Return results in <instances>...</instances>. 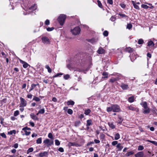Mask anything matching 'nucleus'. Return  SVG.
<instances>
[{
	"label": "nucleus",
	"mask_w": 157,
	"mask_h": 157,
	"mask_svg": "<svg viewBox=\"0 0 157 157\" xmlns=\"http://www.w3.org/2000/svg\"><path fill=\"white\" fill-rule=\"evenodd\" d=\"M63 78L65 79H67L70 78V75L68 74H67L65 75L64 76Z\"/></svg>",
	"instance_id": "nucleus-52"
},
{
	"label": "nucleus",
	"mask_w": 157,
	"mask_h": 157,
	"mask_svg": "<svg viewBox=\"0 0 157 157\" xmlns=\"http://www.w3.org/2000/svg\"><path fill=\"white\" fill-rule=\"evenodd\" d=\"M116 147L118 149L117 150L118 151H121L123 148V146L121 145V143L118 144L117 145Z\"/></svg>",
	"instance_id": "nucleus-14"
},
{
	"label": "nucleus",
	"mask_w": 157,
	"mask_h": 157,
	"mask_svg": "<svg viewBox=\"0 0 157 157\" xmlns=\"http://www.w3.org/2000/svg\"><path fill=\"white\" fill-rule=\"evenodd\" d=\"M45 68L48 70V72L49 73H51L52 72V69L48 65H46Z\"/></svg>",
	"instance_id": "nucleus-28"
},
{
	"label": "nucleus",
	"mask_w": 157,
	"mask_h": 157,
	"mask_svg": "<svg viewBox=\"0 0 157 157\" xmlns=\"http://www.w3.org/2000/svg\"><path fill=\"white\" fill-rule=\"evenodd\" d=\"M97 2L98 3V6L101 8H102V5L101 2L99 1L98 0L97 1Z\"/></svg>",
	"instance_id": "nucleus-48"
},
{
	"label": "nucleus",
	"mask_w": 157,
	"mask_h": 157,
	"mask_svg": "<svg viewBox=\"0 0 157 157\" xmlns=\"http://www.w3.org/2000/svg\"><path fill=\"white\" fill-rule=\"evenodd\" d=\"M20 107H24L25 106L27 105V102L26 100L22 97L20 98Z\"/></svg>",
	"instance_id": "nucleus-4"
},
{
	"label": "nucleus",
	"mask_w": 157,
	"mask_h": 157,
	"mask_svg": "<svg viewBox=\"0 0 157 157\" xmlns=\"http://www.w3.org/2000/svg\"><path fill=\"white\" fill-rule=\"evenodd\" d=\"M19 61L20 62L23 64V66L24 68H26L29 66V65L26 62L24 61H23L22 60L20 59Z\"/></svg>",
	"instance_id": "nucleus-10"
},
{
	"label": "nucleus",
	"mask_w": 157,
	"mask_h": 157,
	"mask_svg": "<svg viewBox=\"0 0 157 157\" xmlns=\"http://www.w3.org/2000/svg\"><path fill=\"white\" fill-rule=\"evenodd\" d=\"M33 100H35L36 101H39L40 99L38 97H35L33 98Z\"/></svg>",
	"instance_id": "nucleus-49"
},
{
	"label": "nucleus",
	"mask_w": 157,
	"mask_h": 157,
	"mask_svg": "<svg viewBox=\"0 0 157 157\" xmlns=\"http://www.w3.org/2000/svg\"><path fill=\"white\" fill-rule=\"evenodd\" d=\"M71 31L73 35H78L80 33L81 29L79 26H77L73 29H71Z\"/></svg>",
	"instance_id": "nucleus-2"
},
{
	"label": "nucleus",
	"mask_w": 157,
	"mask_h": 157,
	"mask_svg": "<svg viewBox=\"0 0 157 157\" xmlns=\"http://www.w3.org/2000/svg\"><path fill=\"white\" fill-rule=\"evenodd\" d=\"M48 155V152L44 151L39 153L38 154V156L40 157H43L44 156H47Z\"/></svg>",
	"instance_id": "nucleus-9"
},
{
	"label": "nucleus",
	"mask_w": 157,
	"mask_h": 157,
	"mask_svg": "<svg viewBox=\"0 0 157 157\" xmlns=\"http://www.w3.org/2000/svg\"><path fill=\"white\" fill-rule=\"evenodd\" d=\"M120 138V135L118 133L116 134L114 136V139L115 140H117Z\"/></svg>",
	"instance_id": "nucleus-33"
},
{
	"label": "nucleus",
	"mask_w": 157,
	"mask_h": 157,
	"mask_svg": "<svg viewBox=\"0 0 157 157\" xmlns=\"http://www.w3.org/2000/svg\"><path fill=\"white\" fill-rule=\"evenodd\" d=\"M118 118L119 120L117 121V122L118 124H121L123 121V119L121 116H119Z\"/></svg>",
	"instance_id": "nucleus-30"
},
{
	"label": "nucleus",
	"mask_w": 157,
	"mask_h": 157,
	"mask_svg": "<svg viewBox=\"0 0 157 157\" xmlns=\"http://www.w3.org/2000/svg\"><path fill=\"white\" fill-rule=\"evenodd\" d=\"M120 5L121 6V7L123 9L125 8L126 7L125 5L123 3H121L120 4Z\"/></svg>",
	"instance_id": "nucleus-58"
},
{
	"label": "nucleus",
	"mask_w": 157,
	"mask_h": 157,
	"mask_svg": "<svg viewBox=\"0 0 157 157\" xmlns=\"http://www.w3.org/2000/svg\"><path fill=\"white\" fill-rule=\"evenodd\" d=\"M48 138L51 139L52 140H53V137L52 135V133H49L48 134Z\"/></svg>",
	"instance_id": "nucleus-44"
},
{
	"label": "nucleus",
	"mask_w": 157,
	"mask_h": 157,
	"mask_svg": "<svg viewBox=\"0 0 157 157\" xmlns=\"http://www.w3.org/2000/svg\"><path fill=\"white\" fill-rule=\"evenodd\" d=\"M107 112H109L113 111L114 112H118L121 111L120 106L117 104H112L109 107L107 108Z\"/></svg>",
	"instance_id": "nucleus-1"
},
{
	"label": "nucleus",
	"mask_w": 157,
	"mask_h": 157,
	"mask_svg": "<svg viewBox=\"0 0 157 157\" xmlns=\"http://www.w3.org/2000/svg\"><path fill=\"white\" fill-rule=\"evenodd\" d=\"M131 2L134 7V8H135L136 9H137V10L140 9V8H139V6H138L137 5H136V3H135V2L134 1H132Z\"/></svg>",
	"instance_id": "nucleus-18"
},
{
	"label": "nucleus",
	"mask_w": 157,
	"mask_h": 157,
	"mask_svg": "<svg viewBox=\"0 0 157 157\" xmlns=\"http://www.w3.org/2000/svg\"><path fill=\"white\" fill-rule=\"evenodd\" d=\"M128 108L129 109L132 110V111H136V112H138L139 111V109L138 108H136L135 107H134L132 105H130L128 106Z\"/></svg>",
	"instance_id": "nucleus-8"
},
{
	"label": "nucleus",
	"mask_w": 157,
	"mask_h": 157,
	"mask_svg": "<svg viewBox=\"0 0 157 157\" xmlns=\"http://www.w3.org/2000/svg\"><path fill=\"white\" fill-rule=\"evenodd\" d=\"M154 43L152 41L150 40L148 42V44H147L148 46H154Z\"/></svg>",
	"instance_id": "nucleus-27"
},
{
	"label": "nucleus",
	"mask_w": 157,
	"mask_h": 157,
	"mask_svg": "<svg viewBox=\"0 0 157 157\" xmlns=\"http://www.w3.org/2000/svg\"><path fill=\"white\" fill-rule=\"evenodd\" d=\"M36 143L37 144H40L42 142V138H39L36 140Z\"/></svg>",
	"instance_id": "nucleus-37"
},
{
	"label": "nucleus",
	"mask_w": 157,
	"mask_h": 157,
	"mask_svg": "<svg viewBox=\"0 0 157 157\" xmlns=\"http://www.w3.org/2000/svg\"><path fill=\"white\" fill-rule=\"evenodd\" d=\"M107 3L110 5H112L113 4V0H107Z\"/></svg>",
	"instance_id": "nucleus-62"
},
{
	"label": "nucleus",
	"mask_w": 157,
	"mask_h": 157,
	"mask_svg": "<svg viewBox=\"0 0 157 157\" xmlns=\"http://www.w3.org/2000/svg\"><path fill=\"white\" fill-rule=\"evenodd\" d=\"M30 116L34 120H38V118L37 117L36 115H35L33 113H31L30 114Z\"/></svg>",
	"instance_id": "nucleus-15"
},
{
	"label": "nucleus",
	"mask_w": 157,
	"mask_h": 157,
	"mask_svg": "<svg viewBox=\"0 0 157 157\" xmlns=\"http://www.w3.org/2000/svg\"><path fill=\"white\" fill-rule=\"evenodd\" d=\"M37 86H39V83H37V84H32L31 86V88L30 89V90H29V92H30L32 90Z\"/></svg>",
	"instance_id": "nucleus-16"
},
{
	"label": "nucleus",
	"mask_w": 157,
	"mask_h": 157,
	"mask_svg": "<svg viewBox=\"0 0 157 157\" xmlns=\"http://www.w3.org/2000/svg\"><path fill=\"white\" fill-rule=\"evenodd\" d=\"M134 100V97L133 96L131 97L128 98V101L130 103H132L133 102Z\"/></svg>",
	"instance_id": "nucleus-24"
},
{
	"label": "nucleus",
	"mask_w": 157,
	"mask_h": 157,
	"mask_svg": "<svg viewBox=\"0 0 157 157\" xmlns=\"http://www.w3.org/2000/svg\"><path fill=\"white\" fill-rule=\"evenodd\" d=\"M58 151L61 152H63L64 151L63 149L61 147H60L59 148Z\"/></svg>",
	"instance_id": "nucleus-63"
},
{
	"label": "nucleus",
	"mask_w": 157,
	"mask_h": 157,
	"mask_svg": "<svg viewBox=\"0 0 157 157\" xmlns=\"http://www.w3.org/2000/svg\"><path fill=\"white\" fill-rule=\"evenodd\" d=\"M147 141L148 142H150L152 144H154L155 146H157V142L154 141H151L149 140H147Z\"/></svg>",
	"instance_id": "nucleus-32"
},
{
	"label": "nucleus",
	"mask_w": 157,
	"mask_h": 157,
	"mask_svg": "<svg viewBox=\"0 0 157 157\" xmlns=\"http://www.w3.org/2000/svg\"><path fill=\"white\" fill-rule=\"evenodd\" d=\"M63 74V73H58L57 74H56V75H54V76H53V78H55V77H57L59 76V75H62Z\"/></svg>",
	"instance_id": "nucleus-54"
},
{
	"label": "nucleus",
	"mask_w": 157,
	"mask_h": 157,
	"mask_svg": "<svg viewBox=\"0 0 157 157\" xmlns=\"http://www.w3.org/2000/svg\"><path fill=\"white\" fill-rule=\"evenodd\" d=\"M132 27V25L131 24H128L127 25V28L130 29Z\"/></svg>",
	"instance_id": "nucleus-50"
},
{
	"label": "nucleus",
	"mask_w": 157,
	"mask_h": 157,
	"mask_svg": "<svg viewBox=\"0 0 157 157\" xmlns=\"http://www.w3.org/2000/svg\"><path fill=\"white\" fill-rule=\"evenodd\" d=\"M119 79L118 77L116 78H112L110 79V82L112 83H113L116 81H117Z\"/></svg>",
	"instance_id": "nucleus-23"
},
{
	"label": "nucleus",
	"mask_w": 157,
	"mask_h": 157,
	"mask_svg": "<svg viewBox=\"0 0 157 157\" xmlns=\"http://www.w3.org/2000/svg\"><path fill=\"white\" fill-rule=\"evenodd\" d=\"M141 7L142 8L145 9H147L149 8L148 6L144 4H142L141 5Z\"/></svg>",
	"instance_id": "nucleus-43"
},
{
	"label": "nucleus",
	"mask_w": 157,
	"mask_h": 157,
	"mask_svg": "<svg viewBox=\"0 0 157 157\" xmlns=\"http://www.w3.org/2000/svg\"><path fill=\"white\" fill-rule=\"evenodd\" d=\"M110 20L112 21H114L116 20V17L115 16H112L110 18Z\"/></svg>",
	"instance_id": "nucleus-51"
},
{
	"label": "nucleus",
	"mask_w": 157,
	"mask_h": 157,
	"mask_svg": "<svg viewBox=\"0 0 157 157\" xmlns=\"http://www.w3.org/2000/svg\"><path fill=\"white\" fill-rule=\"evenodd\" d=\"M125 50L126 52L128 53L132 52L134 51V49L130 47H128L126 48Z\"/></svg>",
	"instance_id": "nucleus-12"
},
{
	"label": "nucleus",
	"mask_w": 157,
	"mask_h": 157,
	"mask_svg": "<svg viewBox=\"0 0 157 157\" xmlns=\"http://www.w3.org/2000/svg\"><path fill=\"white\" fill-rule=\"evenodd\" d=\"M105 137V135L102 133H101L100 136V138L101 139L103 140L104 139Z\"/></svg>",
	"instance_id": "nucleus-40"
},
{
	"label": "nucleus",
	"mask_w": 157,
	"mask_h": 157,
	"mask_svg": "<svg viewBox=\"0 0 157 157\" xmlns=\"http://www.w3.org/2000/svg\"><path fill=\"white\" fill-rule=\"evenodd\" d=\"M134 154V152L132 151H130L128 152L125 155L126 156H129L130 155H133Z\"/></svg>",
	"instance_id": "nucleus-35"
},
{
	"label": "nucleus",
	"mask_w": 157,
	"mask_h": 157,
	"mask_svg": "<svg viewBox=\"0 0 157 157\" xmlns=\"http://www.w3.org/2000/svg\"><path fill=\"white\" fill-rule=\"evenodd\" d=\"M145 109L144 110L143 113L144 114H148L150 112V109L149 108Z\"/></svg>",
	"instance_id": "nucleus-26"
},
{
	"label": "nucleus",
	"mask_w": 157,
	"mask_h": 157,
	"mask_svg": "<svg viewBox=\"0 0 157 157\" xmlns=\"http://www.w3.org/2000/svg\"><path fill=\"white\" fill-rule=\"evenodd\" d=\"M144 149V147L142 145H139L138 147V151H142Z\"/></svg>",
	"instance_id": "nucleus-39"
},
{
	"label": "nucleus",
	"mask_w": 157,
	"mask_h": 157,
	"mask_svg": "<svg viewBox=\"0 0 157 157\" xmlns=\"http://www.w3.org/2000/svg\"><path fill=\"white\" fill-rule=\"evenodd\" d=\"M54 29V28L53 27H51V28L48 27L47 29V30L48 31H51L53 30Z\"/></svg>",
	"instance_id": "nucleus-56"
},
{
	"label": "nucleus",
	"mask_w": 157,
	"mask_h": 157,
	"mask_svg": "<svg viewBox=\"0 0 157 157\" xmlns=\"http://www.w3.org/2000/svg\"><path fill=\"white\" fill-rule=\"evenodd\" d=\"M105 52V50L101 47L99 48L97 51V52L99 54H103Z\"/></svg>",
	"instance_id": "nucleus-13"
},
{
	"label": "nucleus",
	"mask_w": 157,
	"mask_h": 157,
	"mask_svg": "<svg viewBox=\"0 0 157 157\" xmlns=\"http://www.w3.org/2000/svg\"><path fill=\"white\" fill-rule=\"evenodd\" d=\"M66 18V16L64 14L60 15L58 18V21L61 25H63Z\"/></svg>",
	"instance_id": "nucleus-3"
},
{
	"label": "nucleus",
	"mask_w": 157,
	"mask_h": 157,
	"mask_svg": "<svg viewBox=\"0 0 157 157\" xmlns=\"http://www.w3.org/2000/svg\"><path fill=\"white\" fill-rule=\"evenodd\" d=\"M75 104V102L72 101H68L67 102V105H73Z\"/></svg>",
	"instance_id": "nucleus-31"
},
{
	"label": "nucleus",
	"mask_w": 157,
	"mask_h": 157,
	"mask_svg": "<svg viewBox=\"0 0 157 157\" xmlns=\"http://www.w3.org/2000/svg\"><path fill=\"white\" fill-rule=\"evenodd\" d=\"M121 87L123 90H127L128 88V85L127 84H126L124 83L121 84Z\"/></svg>",
	"instance_id": "nucleus-11"
},
{
	"label": "nucleus",
	"mask_w": 157,
	"mask_h": 157,
	"mask_svg": "<svg viewBox=\"0 0 157 157\" xmlns=\"http://www.w3.org/2000/svg\"><path fill=\"white\" fill-rule=\"evenodd\" d=\"M67 112L68 114H71L73 113V111L71 109H68Z\"/></svg>",
	"instance_id": "nucleus-46"
},
{
	"label": "nucleus",
	"mask_w": 157,
	"mask_h": 157,
	"mask_svg": "<svg viewBox=\"0 0 157 157\" xmlns=\"http://www.w3.org/2000/svg\"><path fill=\"white\" fill-rule=\"evenodd\" d=\"M119 15L122 17H127V16L124 14H119Z\"/></svg>",
	"instance_id": "nucleus-59"
},
{
	"label": "nucleus",
	"mask_w": 157,
	"mask_h": 157,
	"mask_svg": "<svg viewBox=\"0 0 157 157\" xmlns=\"http://www.w3.org/2000/svg\"><path fill=\"white\" fill-rule=\"evenodd\" d=\"M133 55V54H132V55H130V58H131V61L132 62H133L136 58V57L135 56H134V58H132V56Z\"/></svg>",
	"instance_id": "nucleus-45"
},
{
	"label": "nucleus",
	"mask_w": 157,
	"mask_h": 157,
	"mask_svg": "<svg viewBox=\"0 0 157 157\" xmlns=\"http://www.w3.org/2000/svg\"><path fill=\"white\" fill-rule=\"evenodd\" d=\"M19 114V112L18 110H16L15 111L14 113V115L15 116H17Z\"/></svg>",
	"instance_id": "nucleus-55"
},
{
	"label": "nucleus",
	"mask_w": 157,
	"mask_h": 157,
	"mask_svg": "<svg viewBox=\"0 0 157 157\" xmlns=\"http://www.w3.org/2000/svg\"><path fill=\"white\" fill-rule=\"evenodd\" d=\"M103 35L105 36H106L108 35V32L107 31H105L103 33Z\"/></svg>",
	"instance_id": "nucleus-53"
},
{
	"label": "nucleus",
	"mask_w": 157,
	"mask_h": 157,
	"mask_svg": "<svg viewBox=\"0 0 157 157\" xmlns=\"http://www.w3.org/2000/svg\"><path fill=\"white\" fill-rule=\"evenodd\" d=\"M91 112V110L89 109H87L85 110L84 113L86 115H89Z\"/></svg>",
	"instance_id": "nucleus-17"
},
{
	"label": "nucleus",
	"mask_w": 157,
	"mask_h": 157,
	"mask_svg": "<svg viewBox=\"0 0 157 157\" xmlns=\"http://www.w3.org/2000/svg\"><path fill=\"white\" fill-rule=\"evenodd\" d=\"M22 130H26L30 131L31 130V129L29 128H28L27 127H24L22 129Z\"/></svg>",
	"instance_id": "nucleus-60"
},
{
	"label": "nucleus",
	"mask_w": 157,
	"mask_h": 157,
	"mask_svg": "<svg viewBox=\"0 0 157 157\" xmlns=\"http://www.w3.org/2000/svg\"><path fill=\"white\" fill-rule=\"evenodd\" d=\"M44 108H43L42 109H40L39 111V113H40V114H43L44 113Z\"/></svg>",
	"instance_id": "nucleus-41"
},
{
	"label": "nucleus",
	"mask_w": 157,
	"mask_h": 157,
	"mask_svg": "<svg viewBox=\"0 0 157 157\" xmlns=\"http://www.w3.org/2000/svg\"><path fill=\"white\" fill-rule=\"evenodd\" d=\"M37 8V6L36 4H34L31 7H30L29 9L30 10H31L32 11H33L36 10Z\"/></svg>",
	"instance_id": "nucleus-19"
},
{
	"label": "nucleus",
	"mask_w": 157,
	"mask_h": 157,
	"mask_svg": "<svg viewBox=\"0 0 157 157\" xmlns=\"http://www.w3.org/2000/svg\"><path fill=\"white\" fill-rule=\"evenodd\" d=\"M16 133V131L15 130L10 131L8 132V134L9 135H12L13 133L15 134Z\"/></svg>",
	"instance_id": "nucleus-38"
},
{
	"label": "nucleus",
	"mask_w": 157,
	"mask_h": 157,
	"mask_svg": "<svg viewBox=\"0 0 157 157\" xmlns=\"http://www.w3.org/2000/svg\"><path fill=\"white\" fill-rule=\"evenodd\" d=\"M41 40L42 42L44 44H50V40L47 37L43 36Z\"/></svg>",
	"instance_id": "nucleus-6"
},
{
	"label": "nucleus",
	"mask_w": 157,
	"mask_h": 157,
	"mask_svg": "<svg viewBox=\"0 0 157 157\" xmlns=\"http://www.w3.org/2000/svg\"><path fill=\"white\" fill-rule=\"evenodd\" d=\"M141 105H142V106L145 109H146L148 108L147 105V104L146 102L144 101L143 103L142 104H140Z\"/></svg>",
	"instance_id": "nucleus-22"
},
{
	"label": "nucleus",
	"mask_w": 157,
	"mask_h": 157,
	"mask_svg": "<svg viewBox=\"0 0 157 157\" xmlns=\"http://www.w3.org/2000/svg\"><path fill=\"white\" fill-rule=\"evenodd\" d=\"M43 143L48 144V146H50L53 144V140H50L49 139H47L43 141Z\"/></svg>",
	"instance_id": "nucleus-5"
},
{
	"label": "nucleus",
	"mask_w": 157,
	"mask_h": 157,
	"mask_svg": "<svg viewBox=\"0 0 157 157\" xmlns=\"http://www.w3.org/2000/svg\"><path fill=\"white\" fill-rule=\"evenodd\" d=\"M92 124V121L91 120H88L87 121V126H89Z\"/></svg>",
	"instance_id": "nucleus-34"
},
{
	"label": "nucleus",
	"mask_w": 157,
	"mask_h": 157,
	"mask_svg": "<svg viewBox=\"0 0 157 157\" xmlns=\"http://www.w3.org/2000/svg\"><path fill=\"white\" fill-rule=\"evenodd\" d=\"M144 41L142 39H139L138 41V43L139 44H143Z\"/></svg>",
	"instance_id": "nucleus-36"
},
{
	"label": "nucleus",
	"mask_w": 157,
	"mask_h": 157,
	"mask_svg": "<svg viewBox=\"0 0 157 157\" xmlns=\"http://www.w3.org/2000/svg\"><path fill=\"white\" fill-rule=\"evenodd\" d=\"M45 24L47 25H48L50 24V21L48 20H46L45 22Z\"/></svg>",
	"instance_id": "nucleus-61"
},
{
	"label": "nucleus",
	"mask_w": 157,
	"mask_h": 157,
	"mask_svg": "<svg viewBox=\"0 0 157 157\" xmlns=\"http://www.w3.org/2000/svg\"><path fill=\"white\" fill-rule=\"evenodd\" d=\"M1 136L3 138H6V136L5 134L4 133H2L0 134Z\"/></svg>",
	"instance_id": "nucleus-64"
},
{
	"label": "nucleus",
	"mask_w": 157,
	"mask_h": 157,
	"mask_svg": "<svg viewBox=\"0 0 157 157\" xmlns=\"http://www.w3.org/2000/svg\"><path fill=\"white\" fill-rule=\"evenodd\" d=\"M33 147L29 148L27 151V153L32 152L33 151Z\"/></svg>",
	"instance_id": "nucleus-42"
},
{
	"label": "nucleus",
	"mask_w": 157,
	"mask_h": 157,
	"mask_svg": "<svg viewBox=\"0 0 157 157\" xmlns=\"http://www.w3.org/2000/svg\"><path fill=\"white\" fill-rule=\"evenodd\" d=\"M108 73L107 72H104L102 73V75L104 76L102 77V78H108Z\"/></svg>",
	"instance_id": "nucleus-25"
},
{
	"label": "nucleus",
	"mask_w": 157,
	"mask_h": 157,
	"mask_svg": "<svg viewBox=\"0 0 157 157\" xmlns=\"http://www.w3.org/2000/svg\"><path fill=\"white\" fill-rule=\"evenodd\" d=\"M68 145L69 147H71V146H78V144H76V143H75V142H74V143L69 142L68 143Z\"/></svg>",
	"instance_id": "nucleus-20"
},
{
	"label": "nucleus",
	"mask_w": 157,
	"mask_h": 157,
	"mask_svg": "<svg viewBox=\"0 0 157 157\" xmlns=\"http://www.w3.org/2000/svg\"><path fill=\"white\" fill-rule=\"evenodd\" d=\"M55 144L57 146H59L60 145V143L59 141L57 140H55Z\"/></svg>",
	"instance_id": "nucleus-47"
},
{
	"label": "nucleus",
	"mask_w": 157,
	"mask_h": 157,
	"mask_svg": "<svg viewBox=\"0 0 157 157\" xmlns=\"http://www.w3.org/2000/svg\"><path fill=\"white\" fill-rule=\"evenodd\" d=\"M135 156V157H144V154L143 151H140L137 152Z\"/></svg>",
	"instance_id": "nucleus-7"
},
{
	"label": "nucleus",
	"mask_w": 157,
	"mask_h": 157,
	"mask_svg": "<svg viewBox=\"0 0 157 157\" xmlns=\"http://www.w3.org/2000/svg\"><path fill=\"white\" fill-rule=\"evenodd\" d=\"M22 130L24 131L25 132V134H22L23 135H25L26 136H29L31 133V132L30 131L28 132L26 130Z\"/></svg>",
	"instance_id": "nucleus-29"
},
{
	"label": "nucleus",
	"mask_w": 157,
	"mask_h": 157,
	"mask_svg": "<svg viewBox=\"0 0 157 157\" xmlns=\"http://www.w3.org/2000/svg\"><path fill=\"white\" fill-rule=\"evenodd\" d=\"M108 124L109 127L112 129H114L115 127V126L113 122H109Z\"/></svg>",
	"instance_id": "nucleus-21"
},
{
	"label": "nucleus",
	"mask_w": 157,
	"mask_h": 157,
	"mask_svg": "<svg viewBox=\"0 0 157 157\" xmlns=\"http://www.w3.org/2000/svg\"><path fill=\"white\" fill-rule=\"evenodd\" d=\"M118 142L117 141H113L112 143V144L113 145V146H115V145H116V144H118Z\"/></svg>",
	"instance_id": "nucleus-57"
}]
</instances>
